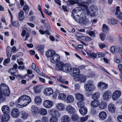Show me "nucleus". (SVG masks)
Wrapping results in <instances>:
<instances>
[{"mask_svg": "<svg viewBox=\"0 0 122 122\" xmlns=\"http://www.w3.org/2000/svg\"><path fill=\"white\" fill-rule=\"evenodd\" d=\"M31 101V98L29 96L27 95H23L19 98L17 100V103L18 105L24 106L29 104Z\"/></svg>", "mask_w": 122, "mask_h": 122, "instance_id": "1", "label": "nucleus"}, {"mask_svg": "<svg viewBox=\"0 0 122 122\" xmlns=\"http://www.w3.org/2000/svg\"><path fill=\"white\" fill-rule=\"evenodd\" d=\"M84 88L86 91L89 92L93 91L96 89L93 81L92 80H89L87 81V83L84 85Z\"/></svg>", "mask_w": 122, "mask_h": 122, "instance_id": "2", "label": "nucleus"}, {"mask_svg": "<svg viewBox=\"0 0 122 122\" xmlns=\"http://www.w3.org/2000/svg\"><path fill=\"white\" fill-rule=\"evenodd\" d=\"M89 9L88 10H87V14L88 15L93 17L98 15L97 10L96 6L91 5Z\"/></svg>", "mask_w": 122, "mask_h": 122, "instance_id": "3", "label": "nucleus"}, {"mask_svg": "<svg viewBox=\"0 0 122 122\" xmlns=\"http://www.w3.org/2000/svg\"><path fill=\"white\" fill-rule=\"evenodd\" d=\"M69 72L70 74L73 76L75 77V79H76V78L79 76L80 73L79 69L76 67H73L71 68L69 71Z\"/></svg>", "mask_w": 122, "mask_h": 122, "instance_id": "4", "label": "nucleus"}, {"mask_svg": "<svg viewBox=\"0 0 122 122\" xmlns=\"http://www.w3.org/2000/svg\"><path fill=\"white\" fill-rule=\"evenodd\" d=\"M81 17L79 19L77 20V22L82 24H86L89 22V20L86 18V14L84 13H81Z\"/></svg>", "mask_w": 122, "mask_h": 122, "instance_id": "5", "label": "nucleus"}, {"mask_svg": "<svg viewBox=\"0 0 122 122\" xmlns=\"http://www.w3.org/2000/svg\"><path fill=\"white\" fill-rule=\"evenodd\" d=\"M111 96V92L107 90L104 93L103 96V98L104 100L108 101L110 99Z\"/></svg>", "mask_w": 122, "mask_h": 122, "instance_id": "6", "label": "nucleus"}, {"mask_svg": "<svg viewBox=\"0 0 122 122\" xmlns=\"http://www.w3.org/2000/svg\"><path fill=\"white\" fill-rule=\"evenodd\" d=\"M121 92L119 90L115 91L112 94V98L113 100H117L121 95Z\"/></svg>", "mask_w": 122, "mask_h": 122, "instance_id": "7", "label": "nucleus"}, {"mask_svg": "<svg viewBox=\"0 0 122 122\" xmlns=\"http://www.w3.org/2000/svg\"><path fill=\"white\" fill-rule=\"evenodd\" d=\"M71 69V65L68 64H66L63 65L61 70L64 72H69Z\"/></svg>", "mask_w": 122, "mask_h": 122, "instance_id": "8", "label": "nucleus"}, {"mask_svg": "<svg viewBox=\"0 0 122 122\" xmlns=\"http://www.w3.org/2000/svg\"><path fill=\"white\" fill-rule=\"evenodd\" d=\"M30 33V31L28 30L27 29L24 30H23L21 34V36L22 37H25V40H27V39L29 36V34Z\"/></svg>", "mask_w": 122, "mask_h": 122, "instance_id": "9", "label": "nucleus"}, {"mask_svg": "<svg viewBox=\"0 0 122 122\" xmlns=\"http://www.w3.org/2000/svg\"><path fill=\"white\" fill-rule=\"evenodd\" d=\"M43 104L44 106L46 108H49L52 107L53 103L51 101L46 100L44 102Z\"/></svg>", "mask_w": 122, "mask_h": 122, "instance_id": "10", "label": "nucleus"}, {"mask_svg": "<svg viewBox=\"0 0 122 122\" xmlns=\"http://www.w3.org/2000/svg\"><path fill=\"white\" fill-rule=\"evenodd\" d=\"M66 110L67 112L69 113L73 114L76 112L74 108L71 105H68L66 107Z\"/></svg>", "mask_w": 122, "mask_h": 122, "instance_id": "11", "label": "nucleus"}, {"mask_svg": "<svg viewBox=\"0 0 122 122\" xmlns=\"http://www.w3.org/2000/svg\"><path fill=\"white\" fill-rule=\"evenodd\" d=\"M52 58H50V60L51 62L55 63L56 62L60 60V57L57 54L55 53Z\"/></svg>", "mask_w": 122, "mask_h": 122, "instance_id": "12", "label": "nucleus"}, {"mask_svg": "<svg viewBox=\"0 0 122 122\" xmlns=\"http://www.w3.org/2000/svg\"><path fill=\"white\" fill-rule=\"evenodd\" d=\"M30 111L33 115L36 116L38 112V108L35 105H33L31 107Z\"/></svg>", "mask_w": 122, "mask_h": 122, "instance_id": "13", "label": "nucleus"}, {"mask_svg": "<svg viewBox=\"0 0 122 122\" xmlns=\"http://www.w3.org/2000/svg\"><path fill=\"white\" fill-rule=\"evenodd\" d=\"M11 115L13 117H18L19 115V111L16 108H15L13 109L11 112Z\"/></svg>", "mask_w": 122, "mask_h": 122, "instance_id": "14", "label": "nucleus"}, {"mask_svg": "<svg viewBox=\"0 0 122 122\" xmlns=\"http://www.w3.org/2000/svg\"><path fill=\"white\" fill-rule=\"evenodd\" d=\"M55 53L56 52L55 51L52 50H50L46 52L45 55L47 57L52 58Z\"/></svg>", "mask_w": 122, "mask_h": 122, "instance_id": "15", "label": "nucleus"}, {"mask_svg": "<svg viewBox=\"0 0 122 122\" xmlns=\"http://www.w3.org/2000/svg\"><path fill=\"white\" fill-rule=\"evenodd\" d=\"M53 93V91L51 88H47L44 91V94L46 96H50Z\"/></svg>", "mask_w": 122, "mask_h": 122, "instance_id": "16", "label": "nucleus"}, {"mask_svg": "<svg viewBox=\"0 0 122 122\" xmlns=\"http://www.w3.org/2000/svg\"><path fill=\"white\" fill-rule=\"evenodd\" d=\"M108 111L112 113H114L116 111V107L112 103H110L108 106Z\"/></svg>", "mask_w": 122, "mask_h": 122, "instance_id": "17", "label": "nucleus"}, {"mask_svg": "<svg viewBox=\"0 0 122 122\" xmlns=\"http://www.w3.org/2000/svg\"><path fill=\"white\" fill-rule=\"evenodd\" d=\"M77 79L74 78V80L75 81H80L81 82H83L85 81L86 80V76H83L81 74H80L79 76L76 78Z\"/></svg>", "mask_w": 122, "mask_h": 122, "instance_id": "18", "label": "nucleus"}, {"mask_svg": "<svg viewBox=\"0 0 122 122\" xmlns=\"http://www.w3.org/2000/svg\"><path fill=\"white\" fill-rule=\"evenodd\" d=\"M107 21L108 23L111 25L117 24L118 22V21L117 19L113 18L108 19Z\"/></svg>", "mask_w": 122, "mask_h": 122, "instance_id": "19", "label": "nucleus"}, {"mask_svg": "<svg viewBox=\"0 0 122 122\" xmlns=\"http://www.w3.org/2000/svg\"><path fill=\"white\" fill-rule=\"evenodd\" d=\"M1 110L4 114H7L10 112V108L7 105H4L2 107Z\"/></svg>", "mask_w": 122, "mask_h": 122, "instance_id": "20", "label": "nucleus"}, {"mask_svg": "<svg viewBox=\"0 0 122 122\" xmlns=\"http://www.w3.org/2000/svg\"><path fill=\"white\" fill-rule=\"evenodd\" d=\"M107 116L106 112L103 111L100 112L99 114V118L101 120L105 119L106 118Z\"/></svg>", "mask_w": 122, "mask_h": 122, "instance_id": "21", "label": "nucleus"}, {"mask_svg": "<svg viewBox=\"0 0 122 122\" xmlns=\"http://www.w3.org/2000/svg\"><path fill=\"white\" fill-rule=\"evenodd\" d=\"M64 65V63L62 62L59 61L56 62V70H61Z\"/></svg>", "mask_w": 122, "mask_h": 122, "instance_id": "22", "label": "nucleus"}, {"mask_svg": "<svg viewBox=\"0 0 122 122\" xmlns=\"http://www.w3.org/2000/svg\"><path fill=\"white\" fill-rule=\"evenodd\" d=\"M56 107L57 110L59 111H62L65 108V105L63 103H59L56 105Z\"/></svg>", "mask_w": 122, "mask_h": 122, "instance_id": "23", "label": "nucleus"}, {"mask_svg": "<svg viewBox=\"0 0 122 122\" xmlns=\"http://www.w3.org/2000/svg\"><path fill=\"white\" fill-rule=\"evenodd\" d=\"M10 119V117L9 115L4 114L2 117L1 121L2 122H7Z\"/></svg>", "mask_w": 122, "mask_h": 122, "instance_id": "24", "label": "nucleus"}, {"mask_svg": "<svg viewBox=\"0 0 122 122\" xmlns=\"http://www.w3.org/2000/svg\"><path fill=\"white\" fill-rule=\"evenodd\" d=\"M61 121L62 122H70V119L68 116L65 115L62 117Z\"/></svg>", "mask_w": 122, "mask_h": 122, "instance_id": "25", "label": "nucleus"}, {"mask_svg": "<svg viewBox=\"0 0 122 122\" xmlns=\"http://www.w3.org/2000/svg\"><path fill=\"white\" fill-rule=\"evenodd\" d=\"M79 112L80 114L82 115H86L87 112V110L86 108L84 107H82L80 108Z\"/></svg>", "mask_w": 122, "mask_h": 122, "instance_id": "26", "label": "nucleus"}, {"mask_svg": "<svg viewBox=\"0 0 122 122\" xmlns=\"http://www.w3.org/2000/svg\"><path fill=\"white\" fill-rule=\"evenodd\" d=\"M99 107L101 109H103L106 108L107 106L106 102L104 101H102L100 103H99Z\"/></svg>", "mask_w": 122, "mask_h": 122, "instance_id": "27", "label": "nucleus"}, {"mask_svg": "<svg viewBox=\"0 0 122 122\" xmlns=\"http://www.w3.org/2000/svg\"><path fill=\"white\" fill-rule=\"evenodd\" d=\"M83 10H82V8L80 7H76L72 11V15L73 14H76L77 13H81V12L83 11Z\"/></svg>", "mask_w": 122, "mask_h": 122, "instance_id": "28", "label": "nucleus"}, {"mask_svg": "<svg viewBox=\"0 0 122 122\" xmlns=\"http://www.w3.org/2000/svg\"><path fill=\"white\" fill-rule=\"evenodd\" d=\"M99 101L98 100H94L91 103V106L93 107H96L98 106Z\"/></svg>", "mask_w": 122, "mask_h": 122, "instance_id": "29", "label": "nucleus"}, {"mask_svg": "<svg viewBox=\"0 0 122 122\" xmlns=\"http://www.w3.org/2000/svg\"><path fill=\"white\" fill-rule=\"evenodd\" d=\"M31 67L32 69L37 73L39 74H40V71L38 67L34 63H32V64Z\"/></svg>", "mask_w": 122, "mask_h": 122, "instance_id": "30", "label": "nucleus"}, {"mask_svg": "<svg viewBox=\"0 0 122 122\" xmlns=\"http://www.w3.org/2000/svg\"><path fill=\"white\" fill-rule=\"evenodd\" d=\"M98 86L102 88L103 89H105L107 88L108 85L104 82H100L98 84Z\"/></svg>", "mask_w": 122, "mask_h": 122, "instance_id": "31", "label": "nucleus"}, {"mask_svg": "<svg viewBox=\"0 0 122 122\" xmlns=\"http://www.w3.org/2000/svg\"><path fill=\"white\" fill-rule=\"evenodd\" d=\"M66 100L68 103H72L74 102V98L72 96L70 95L67 97Z\"/></svg>", "mask_w": 122, "mask_h": 122, "instance_id": "32", "label": "nucleus"}, {"mask_svg": "<svg viewBox=\"0 0 122 122\" xmlns=\"http://www.w3.org/2000/svg\"><path fill=\"white\" fill-rule=\"evenodd\" d=\"M100 94L98 92H96L93 93L92 95V98L93 99L97 100L100 97Z\"/></svg>", "mask_w": 122, "mask_h": 122, "instance_id": "33", "label": "nucleus"}, {"mask_svg": "<svg viewBox=\"0 0 122 122\" xmlns=\"http://www.w3.org/2000/svg\"><path fill=\"white\" fill-rule=\"evenodd\" d=\"M29 116L28 114L24 111H22L21 112V118L23 120L27 118Z\"/></svg>", "mask_w": 122, "mask_h": 122, "instance_id": "34", "label": "nucleus"}, {"mask_svg": "<svg viewBox=\"0 0 122 122\" xmlns=\"http://www.w3.org/2000/svg\"><path fill=\"white\" fill-rule=\"evenodd\" d=\"M39 113L42 115H46L47 113V111L46 109L43 108H40L38 111Z\"/></svg>", "mask_w": 122, "mask_h": 122, "instance_id": "35", "label": "nucleus"}, {"mask_svg": "<svg viewBox=\"0 0 122 122\" xmlns=\"http://www.w3.org/2000/svg\"><path fill=\"white\" fill-rule=\"evenodd\" d=\"M75 95L76 98L78 100H84V97L83 95L82 94L78 93L75 94Z\"/></svg>", "mask_w": 122, "mask_h": 122, "instance_id": "36", "label": "nucleus"}, {"mask_svg": "<svg viewBox=\"0 0 122 122\" xmlns=\"http://www.w3.org/2000/svg\"><path fill=\"white\" fill-rule=\"evenodd\" d=\"M86 53L88 56L94 58H96V53H95L92 52V51L91 50L87 51Z\"/></svg>", "mask_w": 122, "mask_h": 122, "instance_id": "37", "label": "nucleus"}, {"mask_svg": "<svg viewBox=\"0 0 122 122\" xmlns=\"http://www.w3.org/2000/svg\"><path fill=\"white\" fill-rule=\"evenodd\" d=\"M34 102L37 105H39L41 102L42 100L40 97H36L35 98Z\"/></svg>", "mask_w": 122, "mask_h": 122, "instance_id": "38", "label": "nucleus"}, {"mask_svg": "<svg viewBox=\"0 0 122 122\" xmlns=\"http://www.w3.org/2000/svg\"><path fill=\"white\" fill-rule=\"evenodd\" d=\"M120 7L118 6H117L116 8V11H115L114 14L117 18L118 17V16L121 15L122 14L120 11Z\"/></svg>", "mask_w": 122, "mask_h": 122, "instance_id": "39", "label": "nucleus"}, {"mask_svg": "<svg viewBox=\"0 0 122 122\" xmlns=\"http://www.w3.org/2000/svg\"><path fill=\"white\" fill-rule=\"evenodd\" d=\"M89 3L87 2L82 1L81 2L79 5L81 6H83L87 8V6L88 5Z\"/></svg>", "mask_w": 122, "mask_h": 122, "instance_id": "40", "label": "nucleus"}, {"mask_svg": "<svg viewBox=\"0 0 122 122\" xmlns=\"http://www.w3.org/2000/svg\"><path fill=\"white\" fill-rule=\"evenodd\" d=\"M19 18L20 20H22L24 18V12L22 11H21L19 13Z\"/></svg>", "mask_w": 122, "mask_h": 122, "instance_id": "41", "label": "nucleus"}, {"mask_svg": "<svg viewBox=\"0 0 122 122\" xmlns=\"http://www.w3.org/2000/svg\"><path fill=\"white\" fill-rule=\"evenodd\" d=\"M37 48L38 49V50L40 52L41 55H43L44 46L43 45H41L38 46Z\"/></svg>", "mask_w": 122, "mask_h": 122, "instance_id": "42", "label": "nucleus"}, {"mask_svg": "<svg viewBox=\"0 0 122 122\" xmlns=\"http://www.w3.org/2000/svg\"><path fill=\"white\" fill-rule=\"evenodd\" d=\"M104 56V54L103 53L98 52L96 53V58H99L103 57Z\"/></svg>", "mask_w": 122, "mask_h": 122, "instance_id": "43", "label": "nucleus"}, {"mask_svg": "<svg viewBox=\"0 0 122 122\" xmlns=\"http://www.w3.org/2000/svg\"><path fill=\"white\" fill-rule=\"evenodd\" d=\"M58 120L57 117L55 116H53L51 117L49 120L50 122H57Z\"/></svg>", "mask_w": 122, "mask_h": 122, "instance_id": "44", "label": "nucleus"}, {"mask_svg": "<svg viewBox=\"0 0 122 122\" xmlns=\"http://www.w3.org/2000/svg\"><path fill=\"white\" fill-rule=\"evenodd\" d=\"M34 92L36 93H39L41 92L40 88L38 86H36L34 87Z\"/></svg>", "mask_w": 122, "mask_h": 122, "instance_id": "45", "label": "nucleus"}, {"mask_svg": "<svg viewBox=\"0 0 122 122\" xmlns=\"http://www.w3.org/2000/svg\"><path fill=\"white\" fill-rule=\"evenodd\" d=\"M58 97L60 99L63 100L65 98L66 96L64 93H61L59 94Z\"/></svg>", "mask_w": 122, "mask_h": 122, "instance_id": "46", "label": "nucleus"}, {"mask_svg": "<svg viewBox=\"0 0 122 122\" xmlns=\"http://www.w3.org/2000/svg\"><path fill=\"white\" fill-rule=\"evenodd\" d=\"M83 100H81V101H79L77 103V104L78 107H84L83 103Z\"/></svg>", "mask_w": 122, "mask_h": 122, "instance_id": "47", "label": "nucleus"}, {"mask_svg": "<svg viewBox=\"0 0 122 122\" xmlns=\"http://www.w3.org/2000/svg\"><path fill=\"white\" fill-rule=\"evenodd\" d=\"M82 39L84 40L88 41H90L92 40V39L90 37L85 36H83L82 37Z\"/></svg>", "mask_w": 122, "mask_h": 122, "instance_id": "48", "label": "nucleus"}, {"mask_svg": "<svg viewBox=\"0 0 122 122\" xmlns=\"http://www.w3.org/2000/svg\"><path fill=\"white\" fill-rule=\"evenodd\" d=\"M109 30L108 27L106 25L103 24L102 26V30L103 32H106Z\"/></svg>", "mask_w": 122, "mask_h": 122, "instance_id": "49", "label": "nucleus"}, {"mask_svg": "<svg viewBox=\"0 0 122 122\" xmlns=\"http://www.w3.org/2000/svg\"><path fill=\"white\" fill-rule=\"evenodd\" d=\"M86 33H88L90 36L92 37H94L95 36V33L93 31H89L87 30Z\"/></svg>", "mask_w": 122, "mask_h": 122, "instance_id": "50", "label": "nucleus"}, {"mask_svg": "<svg viewBox=\"0 0 122 122\" xmlns=\"http://www.w3.org/2000/svg\"><path fill=\"white\" fill-rule=\"evenodd\" d=\"M74 114V115H72L71 119L73 120L76 121L78 120V117L77 114Z\"/></svg>", "mask_w": 122, "mask_h": 122, "instance_id": "51", "label": "nucleus"}, {"mask_svg": "<svg viewBox=\"0 0 122 122\" xmlns=\"http://www.w3.org/2000/svg\"><path fill=\"white\" fill-rule=\"evenodd\" d=\"M105 36V34L103 33H101L100 34V39L102 41L104 40Z\"/></svg>", "mask_w": 122, "mask_h": 122, "instance_id": "52", "label": "nucleus"}, {"mask_svg": "<svg viewBox=\"0 0 122 122\" xmlns=\"http://www.w3.org/2000/svg\"><path fill=\"white\" fill-rule=\"evenodd\" d=\"M67 4L70 5H73L76 3L74 0H70L68 1Z\"/></svg>", "mask_w": 122, "mask_h": 122, "instance_id": "53", "label": "nucleus"}, {"mask_svg": "<svg viewBox=\"0 0 122 122\" xmlns=\"http://www.w3.org/2000/svg\"><path fill=\"white\" fill-rule=\"evenodd\" d=\"M10 58H8L7 59L5 60L4 61L3 64V65L5 66H6V64L9 63L10 61Z\"/></svg>", "mask_w": 122, "mask_h": 122, "instance_id": "54", "label": "nucleus"}, {"mask_svg": "<svg viewBox=\"0 0 122 122\" xmlns=\"http://www.w3.org/2000/svg\"><path fill=\"white\" fill-rule=\"evenodd\" d=\"M76 36L78 38H81L82 39V37L83 36V35L81 33H77L76 34Z\"/></svg>", "mask_w": 122, "mask_h": 122, "instance_id": "55", "label": "nucleus"}, {"mask_svg": "<svg viewBox=\"0 0 122 122\" xmlns=\"http://www.w3.org/2000/svg\"><path fill=\"white\" fill-rule=\"evenodd\" d=\"M42 120L43 122H48L49 121V119L47 117L44 116L42 118Z\"/></svg>", "mask_w": 122, "mask_h": 122, "instance_id": "56", "label": "nucleus"}, {"mask_svg": "<svg viewBox=\"0 0 122 122\" xmlns=\"http://www.w3.org/2000/svg\"><path fill=\"white\" fill-rule=\"evenodd\" d=\"M23 10L26 13H27L29 10L28 6L26 5L24 6Z\"/></svg>", "mask_w": 122, "mask_h": 122, "instance_id": "57", "label": "nucleus"}, {"mask_svg": "<svg viewBox=\"0 0 122 122\" xmlns=\"http://www.w3.org/2000/svg\"><path fill=\"white\" fill-rule=\"evenodd\" d=\"M6 53L8 58H10L12 54L11 50L6 51Z\"/></svg>", "mask_w": 122, "mask_h": 122, "instance_id": "58", "label": "nucleus"}, {"mask_svg": "<svg viewBox=\"0 0 122 122\" xmlns=\"http://www.w3.org/2000/svg\"><path fill=\"white\" fill-rule=\"evenodd\" d=\"M88 118V117H81L80 120L82 122H84L87 120Z\"/></svg>", "mask_w": 122, "mask_h": 122, "instance_id": "59", "label": "nucleus"}, {"mask_svg": "<svg viewBox=\"0 0 122 122\" xmlns=\"http://www.w3.org/2000/svg\"><path fill=\"white\" fill-rule=\"evenodd\" d=\"M117 118L119 122H122V115L118 116L117 117Z\"/></svg>", "mask_w": 122, "mask_h": 122, "instance_id": "60", "label": "nucleus"}, {"mask_svg": "<svg viewBox=\"0 0 122 122\" xmlns=\"http://www.w3.org/2000/svg\"><path fill=\"white\" fill-rule=\"evenodd\" d=\"M75 89L76 90H78L80 88V86L78 84H76L74 85Z\"/></svg>", "mask_w": 122, "mask_h": 122, "instance_id": "61", "label": "nucleus"}, {"mask_svg": "<svg viewBox=\"0 0 122 122\" xmlns=\"http://www.w3.org/2000/svg\"><path fill=\"white\" fill-rule=\"evenodd\" d=\"M13 25L14 26L17 27L18 25V22L17 21H13L12 22Z\"/></svg>", "mask_w": 122, "mask_h": 122, "instance_id": "62", "label": "nucleus"}, {"mask_svg": "<svg viewBox=\"0 0 122 122\" xmlns=\"http://www.w3.org/2000/svg\"><path fill=\"white\" fill-rule=\"evenodd\" d=\"M112 117L110 116H108L107 118V122H112Z\"/></svg>", "mask_w": 122, "mask_h": 122, "instance_id": "63", "label": "nucleus"}, {"mask_svg": "<svg viewBox=\"0 0 122 122\" xmlns=\"http://www.w3.org/2000/svg\"><path fill=\"white\" fill-rule=\"evenodd\" d=\"M118 68L120 73L122 72V65L119 64L118 66Z\"/></svg>", "mask_w": 122, "mask_h": 122, "instance_id": "64", "label": "nucleus"}]
</instances>
